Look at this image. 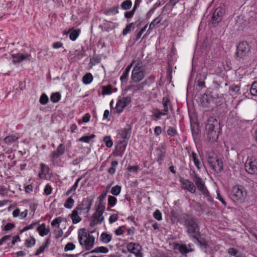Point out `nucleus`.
Wrapping results in <instances>:
<instances>
[{
    "instance_id": "obj_1",
    "label": "nucleus",
    "mask_w": 257,
    "mask_h": 257,
    "mask_svg": "<svg viewBox=\"0 0 257 257\" xmlns=\"http://www.w3.org/2000/svg\"><path fill=\"white\" fill-rule=\"evenodd\" d=\"M207 138L211 142H215L220 133V123L218 120L214 117H210L205 126Z\"/></svg>"
},
{
    "instance_id": "obj_2",
    "label": "nucleus",
    "mask_w": 257,
    "mask_h": 257,
    "mask_svg": "<svg viewBox=\"0 0 257 257\" xmlns=\"http://www.w3.org/2000/svg\"><path fill=\"white\" fill-rule=\"evenodd\" d=\"M251 46L246 41H242L236 46L234 58L236 61L243 62L251 55Z\"/></svg>"
},
{
    "instance_id": "obj_3",
    "label": "nucleus",
    "mask_w": 257,
    "mask_h": 257,
    "mask_svg": "<svg viewBox=\"0 0 257 257\" xmlns=\"http://www.w3.org/2000/svg\"><path fill=\"white\" fill-rule=\"evenodd\" d=\"M184 225L186 232L191 237H196L197 235H200V227L198 219L192 216H188L184 218Z\"/></svg>"
},
{
    "instance_id": "obj_4",
    "label": "nucleus",
    "mask_w": 257,
    "mask_h": 257,
    "mask_svg": "<svg viewBox=\"0 0 257 257\" xmlns=\"http://www.w3.org/2000/svg\"><path fill=\"white\" fill-rule=\"evenodd\" d=\"M78 240L80 245L84 246L86 250H89L93 247L95 237L90 234H87L85 228L80 230L78 234Z\"/></svg>"
},
{
    "instance_id": "obj_5",
    "label": "nucleus",
    "mask_w": 257,
    "mask_h": 257,
    "mask_svg": "<svg viewBox=\"0 0 257 257\" xmlns=\"http://www.w3.org/2000/svg\"><path fill=\"white\" fill-rule=\"evenodd\" d=\"M207 162L212 169L216 173H220L223 170V162L216 154L209 153L207 156Z\"/></svg>"
},
{
    "instance_id": "obj_6",
    "label": "nucleus",
    "mask_w": 257,
    "mask_h": 257,
    "mask_svg": "<svg viewBox=\"0 0 257 257\" xmlns=\"http://www.w3.org/2000/svg\"><path fill=\"white\" fill-rule=\"evenodd\" d=\"M232 195L240 203H243L247 196V191L241 185H236L232 187Z\"/></svg>"
},
{
    "instance_id": "obj_7",
    "label": "nucleus",
    "mask_w": 257,
    "mask_h": 257,
    "mask_svg": "<svg viewBox=\"0 0 257 257\" xmlns=\"http://www.w3.org/2000/svg\"><path fill=\"white\" fill-rule=\"evenodd\" d=\"M105 210V206L100 205L98 206L95 212H94L90 222V226L93 227L97 224H100L104 220V217L102 214Z\"/></svg>"
},
{
    "instance_id": "obj_8",
    "label": "nucleus",
    "mask_w": 257,
    "mask_h": 257,
    "mask_svg": "<svg viewBox=\"0 0 257 257\" xmlns=\"http://www.w3.org/2000/svg\"><path fill=\"white\" fill-rule=\"evenodd\" d=\"M224 14L225 10L223 8L220 7L217 8L212 15L211 24L214 27H216L222 21Z\"/></svg>"
},
{
    "instance_id": "obj_9",
    "label": "nucleus",
    "mask_w": 257,
    "mask_h": 257,
    "mask_svg": "<svg viewBox=\"0 0 257 257\" xmlns=\"http://www.w3.org/2000/svg\"><path fill=\"white\" fill-rule=\"evenodd\" d=\"M126 247L128 251L134 254L136 257H143L141 252L142 246L139 243L130 242Z\"/></svg>"
},
{
    "instance_id": "obj_10",
    "label": "nucleus",
    "mask_w": 257,
    "mask_h": 257,
    "mask_svg": "<svg viewBox=\"0 0 257 257\" xmlns=\"http://www.w3.org/2000/svg\"><path fill=\"white\" fill-rule=\"evenodd\" d=\"M257 162L255 160L247 159L244 164L245 171L250 174H254L257 173Z\"/></svg>"
},
{
    "instance_id": "obj_11",
    "label": "nucleus",
    "mask_w": 257,
    "mask_h": 257,
    "mask_svg": "<svg viewBox=\"0 0 257 257\" xmlns=\"http://www.w3.org/2000/svg\"><path fill=\"white\" fill-rule=\"evenodd\" d=\"M200 104L204 108H210L213 107L214 102L209 94H204L200 97Z\"/></svg>"
},
{
    "instance_id": "obj_12",
    "label": "nucleus",
    "mask_w": 257,
    "mask_h": 257,
    "mask_svg": "<svg viewBox=\"0 0 257 257\" xmlns=\"http://www.w3.org/2000/svg\"><path fill=\"white\" fill-rule=\"evenodd\" d=\"M233 27L236 30L239 31L243 29L246 25V21L242 16H236L232 20Z\"/></svg>"
},
{
    "instance_id": "obj_13",
    "label": "nucleus",
    "mask_w": 257,
    "mask_h": 257,
    "mask_svg": "<svg viewBox=\"0 0 257 257\" xmlns=\"http://www.w3.org/2000/svg\"><path fill=\"white\" fill-rule=\"evenodd\" d=\"M127 142L125 141H123L119 143L115 147L113 155L114 156H122V153L125 151L126 147Z\"/></svg>"
},
{
    "instance_id": "obj_14",
    "label": "nucleus",
    "mask_w": 257,
    "mask_h": 257,
    "mask_svg": "<svg viewBox=\"0 0 257 257\" xmlns=\"http://www.w3.org/2000/svg\"><path fill=\"white\" fill-rule=\"evenodd\" d=\"M92 205L91 202L88 199H83L81 203L78 205L75 209L78 211L86 210V214H88Z\"/></svg>"
},
{
    "instance_id": "obj_15",
    "label": "nucleus",
    "mask_w": 257,
    "mask_h": 257,
    "mask_svg": "<svg viewBox=\"0 0 257 257\" xmlns=\"http://www.w3.org/2000/svg\"><path fill=\"white\" fill-rule=\"evenodd\" d=\"M145 76L144 71L132 72L131 75V83H138L143 79Z\"/></svg>"
},
{
    "instance_id": "obj_16",
    "label": "nucleus",
    "mask_w": 257,
    "mask_h": 257,
    "mask_svg": "<svg viewBox=\"0 0 257 257\" xmlns=\"http://www.w3.org/2000/svg\"><path fill=\"white\" fill-rule=\"evenodd\" d=\"M215 105L218 104L222 101L223 96L222 94H219L218 90H212L209 94Z\"/></svg>"
},
{
    "instance_id": "obj_17",
    "label": "nucleus",
    "mask_w": 257,
    "mask_h": 257,
    "mask_svg": "<svg viewBox=\"0 0 257 257\" xmlns=\"http://www.w3.org/2000/svg\"><path fill=\"white\" fill-rule=\"evenodd\" d=\"M183 185V188L190 192L191 193H195L196 192V188L195 185L189 180H184L181 181Z\"/></svg>"
},
{
    "instance_id": "obj_18",
    "label": "nucleus",
    "mask_w": 257,
    "mask_h": 257,
    "mask_svg": "<svg viewBox=\"0 0 257 257\" xmlns=\"http://www.w3.org/2000/svg\"><path fill=\"white\" fill-rule=\"evenodd\" d=\"M193 180L199 191L201 192L207 188L202 179L195 173L193 177Z\"/></svg>"
},
{
    "instance_id": "obj_19",
    "label": "nucleus",
    "mask_w": 257,
    "mask_h": 257,
    "mask_svg": "<svg viewBox=\"0 0 257 257\" xmlns=\"http://www.w3.org/2000/svg\"><path fill=\"white\" fill-rule=\"evenodd\" d=\"M12 56L13 58V62L15 63H20L24 60H30L31 58V55L28 54H23L22 53H17L12 55Z\"/></svg>"
},
{
    "instance_id": "obj_20",
    "label": "nucleus",
    "mask_w": 257,
    "mask_h": 257,
    "mask_svg": "<svg viewBox=\"0 0 257 257\" xmlns=\"http://www.w3.org/2000/svg\"><path fill=\"white\" fill-rule=\"evenodd\" d=\"M65 147L63 144H60L57 147V150L54 151L51 155L53 159H56L62 156L65 153Z\"/></svg>"
},
{
    "instance_id": "obj_21",
    "label": "nucleus",
    "mask_w": 257,
    "mask_h": 257,
    "mask_svg": "<svg viewBox=\"0 0 257 257\" xmlns=\"http://www.w3.org/2000/svg\"><path fill=\"white\" fill-rule=\"evenodd\" d=\"M200 235H197L196 237H193L196 241L195 243H197L202 249H206L208 246V242L204 238H199Z\"/></svg>"
},
{
    "instance_id": "obj_22",
    "label": "nucleus",
    "mask_w": 257,
    "mask_h": 257,
    "mask_svg": "<svg viewBox=\"0 0 257 257\" xmlns=\"http://www.w3.org/2000/svg\"><path fill=\"white\" fill-rule=\"evenodd\" d=\"M37 230L39 232V234L42 236H45L50 232L49 227L46 228L45 223H43L37 226Z\"/></svg>"
},
{
    "instance_id": "obj_23",
    "label": "nucleus",
    "mask_w": 257,
    "mask_h": 257,
    "mask_svg": "<svg viewBox=\"0 0 257 257\" xmlns=\"http://www.w3.org/2000/svg\"><path fill=\"white\" fill-rule=\"evenodd\" d=\"M176 248L182 254H186L189 252L194 251V249H188L186 244H177L176 245Z\"/></svg>"
},
{
    "instance_id": "obj_24",
    "label": "nucleus",
    "mask_w": 257,
    "mask_h": 257,
    "mask_svg": "<svg viewBox=\"0 0 257 257\" xmlns=\"http://www.w3.org/2000/svg\"><path fill=\"white\" fill-rule=\"evenodd\" d=\"M78 211L75 208L72 213L69 215L74 224L77 223L81 220V218L78 215Z\"/></svg>"
},
{
    "instance_id": "obj_25",
    "label": "nucleus",
    "mask_w": 257,
    "mask_h": 257,
    "mask_svg": "<svg viewBox=\"0 0 257 257\" xmlns=\"http://www.w3.org/2000/svg\"><path fill=\"white\" fill-rule=\"evenodd\" d=\"M131 131V128L130 127L128 128H124L120 131V135L124 140H125L126 142L130 138Z\"/></svg>"
},
{
    "instance_id": "obj_26",
    "label": "nucleus",
    "mask_w": 257,
    "mask_h": 257,
    "mask_svg": "<svg viewBox=\"0 0 257 257\" xmlns=\"http://www.w3.org/2000/svg\"><path fill=\"white\" fill-rule=\"evenodd\" d=\"M18 139L19 137L15 135H11L5 137L4 139V141L8 145H10L12 143L16 142Z\"/></svg>"
},
{
    "instance_id": "obj_27",
    "label": "nucleus",
    "mask_w": 257,
    "mask_h": 257,
    "mask_svg": "<svg viewBox=\"0 0 257 257\" xmlns=\"http://www.w3.org/2000/svg\"><path fill=\"white\" fill-rule=\"evenodd\" d=\"M192 158L194 165L198 170H200L201 167V163L198 159L197 154L194 152H192L190 156Z\"/></svg>"
},
{
    "instance_id": "obj_28",
    "label": "nucleus",
    "mask_w": 257,
    "mask_h": 257,
    "mask_svg": "<svg viewBox=\"0 0 257 257\" xmlns=\"http://www.w3.org/2000/svg\"><path fill=\"white\" fill-rule=\"evenodd\" d=\"M134 63L135 62L133 61L130 65H128L124 70L120 78V79L121 81H123L126 80L131 67Z\"/></svg>"
},
{
    "instance_id": "obj_29",
    "label": "nucleus",
    "mask_w": 257,
    "mask_h": 257,
    "mask_svg": "<svg viewBox=\"0 0 257 257\" xmlns=\"http://www.w3.org/2000/svg\"><path fill=\"white\" fill-rule=\"evenodd\" d=\"M119 7L118 5L116 6L111 7L105 10L103 13L106 15H114L118 13Z\"/></svg>"
},
{
    "instance_id": "obj_30",
    "label": "nucleus",
    "mask_w": 257,
    "mask_h": 257,
    "mask_svg": "<svg viewBox=\"0 0 257 257\" xmlns=\"http://www.w3.org/2000/svg\"><path fill=\"white\" fill-rule=\"evenodd\" d=\"M162 104H163V107H164L163 111H164V112H166L167 114L168 112V110H169L168 107L171 104V102H170V99L168 97H163V99H162Z\"/></svg>"
},
{
    "instance_id": "obj_31",
    "label": "nucleus",
    "mask_w": 257,
    "mask_h": 257,
    "mask_svg": "<svg viewBox=\"0 0 257 257\" xmlns=\"http://www.w3.org/2000/svg\"><path fill=\"white\" fill-rule=\"evenodd\" d=\"M125 106V105L122 102V100L121 99H119L116 103L115 107L116 112L120 113L123 111Z\"/></svg>"
},
{
    "instance_id": "obj_32",
    "label": "nucleus",
    "mask_w": 257,
    "mask_h": 257,
    "mask_svg": "<svg viewBox=\"0 0 257 257\" xmlns=\"http://www.w3.org/2000/svg\"><path fill=\"white\" fill-rule=\"evenodd\" d=\"M179 1V0H170L164 7V9L169 11V12L172 11L174 6Z\"/></svg>"
},
{
    "instance_id": "obj_33",
    "label": "nucleus",
    "mask_w": 257,
    "mask_h": 257,
    "mask_svg": "<svg viewBox=\"0 0 257 257\" xmlns=\"http://www.w3.org/2000/svg\"><path fill=\"white\" fill-rule=\"evenodd\" d=\"M201 194L204 196V198L206 199V200L210 203H212L213 201V198L210 195L208 189L206 188L202 191L200 192Z\"/></svg>"
},
{
    "instance_id": "obj_34",
    "label": "nucleus",
    "mask_w": 257,
    "mask_h": 257,
    "mask_svg": "<svg viewBox=\"0 0 257 257\" xmlns=\"http://www.w3.org/2000/svg\"><path fill=\"white\" fill-rule=\"evenodd\" d=\"M108 252V249L104 246H99L97 247L93 250H91L90 252L91 253H98V252H101V253H107Z\"/></svg>"
},
{
    "instance_id": "obj_35",
    "label": "nucleus",
    "mask_w": 257,
    "mask_h": 257,
    "mask_svg": "<svg viewBox=\"0 0 257 257\" xmlns=\"http://www.w3.org/2000/svg\"><path fill=\"white\" fill-rule=\"evenodd\" d=\"M93 80V76L90 73H87L85 74L82 78L83 82L85 84L90 83Z\"/></svg>"
},
{
    "instance_id": "obj_36",
    "label": "nucleus",
    "mask_w": 257,
    "mask_h": 257,
    "mask_svg": "<svg viewBox=\"0 0 257 257\" xmlns=\"http://www.w3.org/2000/svg\"><path fill=\"white\" fill-rule=\"evenodd\" d=\"M35 239L33 237L31 236L25 240V245L27 247H31L35 245Z\"/></svg>"
},
{
    "instance_id": "obj_37",
    "label": "nucleus",
    "mask_w": 257,
    "mask_h": 257,
    "mask_svg": "<svg viewBox=\"0 0 257 257\" xmlns=\"http://www.w3.org/2000/svg\"><path fill=\"white\" fill-rule=\"evenodd\" d=\"M250 93L251 95L257 96V80L252 83L250 88Z\"/></svg>"
},
{
    "instance_id": "obj_38",
    "label": "nucleus",
    "mask_w": 257,
    "mask_h": 257,
    "mask_svg": "<svg viewBox=\"0 0 257 257\" xmlns=\"http://www.w3.org/2000/svg\"><path fill=\"white\" fill-rule=\"evenodd\" d=\"M132 5V3L131 0H125L123 1L121 4V8L124 10H127L130 9Z\"/></svg>"
},
{
    "instance_id": "obj_39",
    "label": "nucleus",
    "mask_w": 257,
    "mask_h": 257,
    "mask_svg": "<svg viewBox=\"0 0 257 257\" xmlns=\"http://www.w3.org/2000/svg\"><path fill=\"white\" fill-rule=\"evenodd\" d=\"M80 33V30L79 29L72 30L69 35L70 39L72 41L76 40Z\"/></svg>"
},
{
    "instance_id": "obj_40",
    "label": "nucleus",
    "mask_w": 257,
    "mask_h": 257,
    "mask_svg": "<svg viewBox=\"0 0 257 257\" xmlns=\"http://www.w3.org/2000/svg\"><path fill=\"white\" fill-rule=\"evenodd\" d=\"M101 238L102 241L104 243H107L110 241L111 239V236L105 232H103L101 235Z\"/></svg>"
},
{
    "instance_id": "obj_41",
    "label": "nucleus",
    "mask_w": 257,
    "mask_h": 257,
    "mask_svg": "<svg viewBox=\"0 0 257 257\" xmlns=\"http://www.w3.org/2000/svg\"><path fill=\"white\" fill-rule=\"evenodd\" d=\"M118 165V162L116 160L113 161L111 163V167L108 170V172L111 175H113L115 172V167Z\"/></svg>"
},
{
    "instance_id": "obj_42",
    "label": "nucleus",
    "mask_w": 257,
    "mask_h": 257,
    "mask_svg": "<svg viewBox=\"0 0 257 257\" xmlns=\"http://www.w3.org/2000/svg\"><path fill=\"white\" fill-rule=\"evenodd\" d=\"M61 98V95L59 92L53 93L50 96L52 102L56 103L58 102Z\"/></svg>"
},
{
    "instance_id": "obj_43",
    "label": "nucleus",
    "mask_w": 257,
    "mask_h": 257,
    "mask_svg": "<svg viewBox=\"0 0 257 257\" xmlns=\"http://www.w3.org/2000/svg\"><path fill=\"white\" fill-rule=\"evenodd\" d=\"M74 204V199L71 197H70L66 200L64 204V207L66 208L70 209L73 206Z\"/></svg>"
},
{
    "instance_id": "obj_44",
    "label": "nucleus",
    "mask_w": 257,
    "mask_h": 257,
    "mask_svg": "<svg viewBox=\"0 0 257 257\" xmlns=\"http://www.w3.org/2000/svg\"><path fill=\"white\" fill-rule=\"evenodd\" d=\"M162 18L161 17L159 16L155 19L151 23L149 26V29H153L156 25L158 24L161 21Z\"/></svg>"
},
{
    "instance_id": "obj_45",
    "label": "nucleus",
    "mask_w": 257,
    "mask_h": 257,
    "mask_svg": "<svg viewBox=\"0 0 257 257\" xmlns=\"http://www.w3.org/2000/svg\"><path fill=\"white\" fill-rule=\"evenodd\" d=\"M95 136L94 135H91L89 136H83L78 140L79 142H83L85 143H89L91 139L94 138Z\"/></svg>"
},
{
    "instance_id": "obj_46",
    "label": "nucleus",
    "mask_w": 257,
    "mask_h": 257,
    "mask_svg": "<svg viewBox=\"0 0 257 257\" xmlns=\"http://www.w3.org/2000/svg\"><path fill=\"white\" fill-rule=\"evenodd\" d=\"M103 142L105 143V145L108 148H110L113 145V142L110 136H105L103 139Z\"/></svg>"
},
{
    "instance_id": "obj_47",
    "label": "nucleus",
    "mask_w": 257,
    "mask_h": 257,
    "mask_svg": "<svg viewBox=\"0 0 257 257\" xmlns=\"http://www.w3.org/2000/svg\"><path fill=\"white\" fill-rule=\"evenodd\" d=\"M121 191V187L118 185H116L113 187L111 190V193L115 196H117L119 194Z\"/></svg>"
},
{
    "instance_id": "obj_48",
    "label": "nucleus",
    "mask_w": 257,
    "mask_h": 257,
    "mask_svg": "<svg viewBox=\"0 0 257 257\" xmlns=\"http://www.w3.org/2000/svg\"><path fill=\"white\" fill-rule=\"evenodd\" d=\"M40 166L41 170V172H39V176H41L42 174L46 175L48 173L49 169L47 166L43 163L41 164Z\"/></svg>"
},
{
    "instance_id": "obj_49",
    "label": "nucleus",
    "mask_w": 257,
    "mask_h": 257,
    "mask_svg": "<svg viewBox=\"0 0 257 257\" xmlns=\"http://www.w3.org/2000/svg\"><path fill=\"white\" fill-rule=\"evenodd\" d=\"M154 115L156 118L157 119H160L161 115H167V113L166 112H163L161 111L158 109H156L154 110Z\"/></svg>"
},
{
    "instance_id": "obj_50",
    "label": "nucleus",
    "mask_w": 257,
    "mask_h": 257,
    "mask_svg": "<svg viewBox=\"0 0 257 257\" xmlns=\"http://www.w3.org/2000/svg\"><path fill=\"white\" fill-rule=\"evenodd\" d=\"M49 99L45 93H43L39 99L40 103L42 105H45L48 102Z\"/></svg>"
},
{
    "instance_id": "obj_51",
    "label": "nucleus",
    "mask_w": 257,
    "mask_h": 257,
    "mask_svg": "<svg viewBox=\"0 0 257 257\" xmlns=\"http://www.w3.org/2000/svg\"><path fill=\"white\" fill-rule=\"evenodd\" d=\"M107 193V190L104 192V193H102L98 198L99 199V204L98 206H100V205H102V206H105L104 204L103 203V200L105 199V198L106 197Z\"/></svg>"
},
{
    "instance_id": "obj_52",
    "label": "nucleus",
    "mask_w": 257,
    "mask_h": 257,
    "mask_svg": "<svg viewBox=\"0 0 257 257\" xmlns=\"http://www.w3.org/2000/svg\"><path fill=\"white\" fill-rule=\"evenodd\" d=\"M111 86L108 85L107 86H103L102 94V95L110 94L111 93Z\"/></svg>"
},
{
    "instance_id": "obj_53",
    "label": "nucleus",
    "mask_w": 257,
    "mask_h": 257,
    "mask_svg": "<svg viewBox=\"0 0 257 257\" xmlns=\"http://www.w3.org/2000/svg\"><path fill=\"white\" fill-rule=\"evenodd\" d=\"M142 62L141 61H138L135 66H134L132 72H137L138 71H143L142 70Z\"/></svg>"
},
{
    "instance_id": "obj_54",
    "label": "nucleus",
    "mask_w": 257,
    "mask_h": 257,
    "mask_svg": "<svg viewBox=\"0 0 257 257\" xmlns=\"http://www.w3.org/2000/svg\"><path fill=\"white\" fill-rule=\"evenodd\" d=\"M240 88L239 85L232 84L229 87V90L235 94H236L239 91Z\"/></svg>"
},
{
    "instance_id": "obj_55",
    "label": "nucleus",
    "mask_w": 257,
    "mask_h": 257,
    "mask_svg": "<svg viewBox=\"0 0 257 257\" xmlns=\"http://www.w3.org/2000/svg\"><path fill=\"white\" fill-rule=\"evenodd\" d=\"M117 199L116 198L112 196H109L108 198V204L111 206H113L115 205Z\"/></svg>"
},
{
    "instance_id": "obj_56",
    "label": "nucleus",
    "mask_w": 257,
    "mask_h": 257,
    "mask_svg": "<svg viewBox=\"0 0 257 257\" xmlns=\"http://www.w3.org/2000/svg\"><path fill=\"white\" fill-rule=\"evenodd\" d=\"M20 238L19 236L17 235L12 237V241L11 243H8L10 247H13L16 242L20 241Z\"/></svg>"
},
{
    "instance_id": "obj_57",
    "label": "nucleus",
    "mask_w": 257,
    "mask_h": 257,
    "mask_svg": "<svg viewBox=\"0 0 257 257\" xmlns=\"http://www.w3.org/2000/svg\"><path fill=\"white\" fill-rule=\"evenodd\" d=\"M137 9L133 8L132 11H126L124 13V17L126 19H130L133 17Z\"/></svg>"
},
{
    "instance_id": "obj_58",
    "label": "nucleus",
    "mask_w": 257,
    "mask_h": 257,
    "mask_svg": "<svg viewBox=\"0 0 257 257\" xmlns=\"http://www.w3.org/2000/svg\"><path fill=\"white\" fill-rule=\"evenodd\" d=\"M11 238L12 236L10 235H7L3 236L0 239V246L7 241L11 240Z\"/></svg>"
},
{
    "instance_id": "obj_59",
    "label": "nucleus",
    "mask_w": 257,
    "mask_h": 257,
    "mask_svg": "<svg viewBox=\"0 0 257 257\" xmlns=\"http://www.w3.org/2000/svg\"><path fill=\"white\" fill-rule=\"evenodd\" d=\"M154 217L157 219V220H162V213L158 209H157L153 213Z\"/></svg>"
},
{
    "instance_id": "obj_60",
    "label": "nucleus",
    "mask_w": 257,
    "mask_h": 257,
    "mask_svg": "<svg viewBox=\"0 0 257 257\" xmlns=\"http://www.w3.org/2000/svg\"><path fill=\"white\" fill-rule=\"evenodd\" d=\"M75 247V245L74 244H73L72 242H69L66 244V245L65 246L64 250L65 251H68V250H72L74 249Z\"/></svg>"
},
{
    "instance_id": "obj_61",
    "label": "nucleus",
    "mask_w": 257,
    "mask_h": 257,
    "mask_svg": "<svg viewBox=\"0 0 257 257\" xmlns=\"http://www.w3.org/2000/svg\"><path fill=\"white\" fill-rule=\"evenodd\" d=\"M133 24H134L133 23H131L126 26V27L123 30V32H122L123 35H124V36L126 35L128 32H130L131 31L132 27Z\"/></svg>"
},
{
    "instance_id": "obj_62",
    "label": "nucleus",
    "mask_w": 257,
    "mask_h": 257,
    "mask_svg": "<svg viewBox=\"0 0 257 257\" xmlns=\"http://www.w3.org/2000/svg\"><path fill=\"white\" fill-rule=\"evenodd\" d=\"M177 134V132L175 128L170 127L167 130V134L171 137L175 136Z\"/></svg>"
},
{
    "instance_id": "obj_63",
    "label": "nucleus",
    "mask_w": 257,
    "mask_h": 257,
    "mask_svg": "<svg viewBox=\"0 0 257 257\" xmlns=\"http://www.w3.org/2000/svg\"><path fill=\"white\" fill-rule=\"evenodd\" d=\"M222 82L220 81L215 80L213 81V84L214 88L212 90H218L219 88L221 87V85L222 84Z\"/></svg>"
},
{
    "instance_id": "obj_64",
    "label": "nucleus",
    "mask_w": 257,
    "mask_h": 257,
    "mask_svg": "<svg viewBox=\"0 0 257 257\" xmlns=\"http://www.w3.org/2000/svg\"><path fill=\"white\" fill-rule=\"evenodd\" d=\"M52 188L51 186L48 184H47L44 188V192L47 195H49L52 193Z\"/></svg>"
}]
</instances>
